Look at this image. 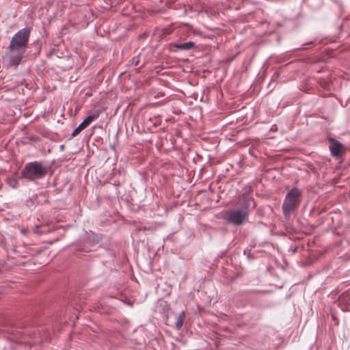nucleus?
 Returning <instances> with one entry per match:
<instances>
[{
  "label": "nucleus",
  "mask_w": 350,
  "mask_h": 350,
  "mask_svg": "<svg viewBox=\"0 0 350 350\" xmlns=\"http://www.w3.org/2000/svg\"><path fill=\"white\" fill-rule=\"evenodd\" d=\"M240 207L227 211L224 215V219L236 226L241 225L248 217L250 209L254 208L256 204L252 198L247 195H243L239 200Z\"/></svg>",
  "instance_id": "1"
},
{
  "label": "nucleus",
  "mask_w": 350,
  "mask_h": 350,
  "mask_svg": "<svg viewBox=\"0 0 350 350\" xmlns=\"http://www.w3.org/2000/svg\"><path fill=\"white\" fill-rule=\"evenodd\" d=\"M48 172L49 167L44 165L41 162H29L25 165L22 171V177L29 180L42 179Z\"/></svg>",
  "instance_id": "2"
},
{
  "label": "nucleus",
  "mask_w": 350,
  "mask_h": 350,
  "mask_svg": "<svg viewBox=\"0 0 350 350\" xmlns=\"http://www.w3.org/2000/svg\"><path fill=\"white\" fill-rule=\"evenodd\" d=\"M301 196V191L295 187L287 192L282 206L283 214L286 218H288L291 213L299 206Z\"/></svg>",
  "instance_id": "3"
},
{
  "label": "nucleus",
  "mask_w": 350,
  "mask_h": 350,
  "mask_svg": "<svg viewBox=\"0 0 350 350\" xmlns=\"http://www.w3.org/2000/svg\"><path fill=\"white\" fill-rule=\"evenodd\" d=\"M25 51L16 47L9 46L8 51L3 57V64L7 66H18L21 61Z\"/></svg>",
  "instance_id": "4"
},
{
  "label": "nucleus",
  "mask_w": 350,
  "mask_h": 350,
  "mask_svg": "<svg viewBox=\"0 0 350 350\" xmlns=\"http://www.w3.org/2000/svg\"><path fill=\"white\" fill-rule=\"evenodd\" d=\"M30 36V30L29 28H23L19 30L10 40V45L12 47H16L26 50V46Z\"/></svg>",
  "instance_id": "5"
},
{
  "label": "nucleus",
  "mask_w": 350,
  "mask_h": 350,
  "mask_svg": "<svg viewBox=\"0 0 350 350\" xmlns=\"http://www.w3.org/2000/svg\"><path fill=\"white\" fill-rule=\"evenodd\" d=\"M329 142L332 156L336 159H342L346 151L345 146L334 138H329Z\"/></svg>",
  "instance_id": "6"
},
{
  "label": "nucleus",
  "mask_w": 350,
  "mask_h": 350,
  "mask_svg": "<svg viewBox=\"0 0 350 350\" xmlns=\"http://www.w3.org/2000/svg\"><path fill=\"white\" fill-rule=\"evenodd\" d=\"M101 113L100 110H96L92 114L89 115L79 125L72 131L71 136L75 137L85 129L92 122L96 120Z\"/></svg>",
  "instance_id": "7"
},
{
  "label": "nucleus",
  "mask_w": 350,
  "mask_h": 350,
  "mask_svg": "<svg viewBox=\"0 0 350 350\" xmlns=\"http://www.w3.org/2000/svg\"><path fill=\"white\" fill-rule=\"evenodd\" d=\"M194 46H195V43L191 41L175 44V47L176 49L183 50V51H189V50L194 48Z\"/></svg>",
  "instance_id": "8"
},
{
  "label": "nucleus",
  "mask_w": 350,
  "mask_h": 350,
  "mask_svg": "<svg viewBox=\"0 0 350 350\" xmlns=\"http://www.w3.org/2000/svg\"><path fill=\"white\" fill-rule=\"evenodd\" d=\"M185 318V313L184 311H182L176 319L175 327L176 329H180L182 327Z\"/></svg>",
  "instance_id": "9"
},
{
  "label": "nucleus",
  "mask_w": 350,
  "mask_h": 350,
  "mask_svg": "<svg viewBox=\"0 0 350 350\" xmlns=\"http://www.w3.org/2000/svg\"><path fill=\"white\" fill-rule=\"evenodd\" d=\"M6 183L12 188L16 189L18 187V179L15 177H8L5 180Z\"/></svg>",
  "instance_id": "10"
},
{
  "label": "nucleus",
  "mask_w": 350,
  "mask_h": 350,
  "mask_svg": "<svg viewBox=\"0 0 350 350\" xmlns=\"http://www.w3.org/2000/svg\"><path fill=\"white\" fill-rule=\"evenodd\" d=\"M139 62L138 57H135L133 58V64L137 65Z\"/></svg>",
  "instance_id": "11"
},
{
  "label": "nucleus",
  "mask_w": 350,
  "mask_h": 350,
  "mask_svg": "<svg viewBox=\"0 0 350 350\" xmlns=\"http://www.w3.org/2000/svg\"><path fill=\"white\" fill-rule=\"evenodd\" d=\"M59 148H60L61 150H64V144L60 145Z\"/></svg>",
  "instance_id": "12"
}]
</instances>
